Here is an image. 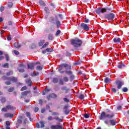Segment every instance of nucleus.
Instances as JSON below:
<instances>
[{
  "instance_id": "1",
  "label": "nucleus",
  "mask_w": 129,
  "mask_h": 129,
  "mask_svg": "<svg viewBox=\"0 0 129 129\" xmlns=\"http://www.w3.org/2000/svg\"><path fill=\"white\" fill-rule=\"evenodd\" d=\"M115 116V115L114 113H112L111 114H107L105 113L104 111H102L99 116V119L100 120H104V119H105V118H108L110 119L108 120H105L104 121V123L105 124H110V125H115L116 124V122H115V119H112V118H114V117Z\"/></svg>"
},
{
  "instance_id": "2",
  "label": "nucleus",
  "mask_w": 129,
  "mask_h": 129,
  "mask_svg": "<svg viewBox=\"0 0 129 129\" xmlns=\"http://www.w3.org/2000/svg\"><path fill=\"white\" fill-rule=\"evenodd\" d=\"M63 68H66L67 70H71L72 69L71 66H69V64L67 63H62L60 65L58 71L59 72V73H60V74L66 73V74H68V75H72L73 73L72 71H62Z\"/></svg>"
},
{
  "instance_id": "3",
  "label": "nucleus",
  "mask_w": 129,
  "mask_h": 129,
  "mask_svg": "<svg viewBox=\"0 0 129 129\" xmlns=\"http://www.w3.org/2000/svg\"><path fill=\"white\" fill-rule=\"evenodd\" d=\"M3 80H4L5 82V84L6 85H11L12 84L11 82H13V83H16V82H18V78L12 77H7L6 76H3L2 77Z\"/></svg>"
},
{
  "instance_id": "4",
  "label": "nucleus",
  "mask_w": 129,
  "mask_h": 129,
  "mask_svg": "<svg viewBox=\"0 0 129 129\" xmlns=\"http://www.w3.org/2000/svg\"><path fill=\"white\" fill-rule=\"evenodd\" d=\"M82 40L78 39L75 38L71 40V44L75 48H78V47H81L82 45Z\"/></svg>"
},
{
  "instance_id": "5",
  "label": "nucleus",
  "mask_w": 129,
  "mask_h": 129,
  "mask_svg": "<svg viewBox=\"0 0 129 129\" xmlns=\"http://www.w3.org/2000/svg\"><path fill=\"white\" fill-rule=\"evenodd\" d=\"M111 8L110 7H106V8H98L96 10V13L97 15H100V14H103V13H106V12H110L111 11Z\"/></svg>"
},
{
  "instance_id": "6",
  "label": "nucleus",
  "mask_w": 129,
  "mask_h": 129,
  "mask_svg": "<svg viewBox=\"0 0 129 129\" xmlns=\"http://www.w3.org/2000/svg\"><path fill=\"white\" fill-rule=\"evenodd\" d=\"M104 18L105 19H107L108 21H113V19L115 18V15L112 13H110L105 14Z\"/></svg>"
},
{
  "instance_id": "7",
  "label": "nucleus",
  "mask_w": 129,
  "mask_h": 129,
  "mask_svg": "<svg viewBox=\"0 0 129 129\" xmlns=\"http://www.w3.org/2000/svg\"><path fill=\"white\" fill-rule=\"evenodd\" d=\"M68 92H69V88H67V86H63L60 89L59 94H61L62 96H64V95L67 94Z\"/></svg>"
},
{
  "instance_id": "8",
  "label": "nucleus",
  "mask_w": 129,
  "mask_h": 129,
  "mask_svg": "<svg viewBox=\"0 0 129 129\" xmlns=\"http://www.w3.org/2000/svg\"><path fill=\"white\" fill-rule=\"evenodd\" d=\"M47 119L49 121L53 120V119H55V120H57V121H58V122H62L63 121V119L59 118H58V116H56L54 118H53V117H52V116H48Z\"/></svg>"
},
{
  "instance_id": "9",
  "label": "nucleus",
  "mask_w": 129,
  "mask_h": 129,
  "mask_svg": "<svg viewBox=\"0 0 129 129\" xmlns=\"http://www.w3.org/2000/svg\"><path fill=\"white\" fill-rule=\"evenodd\" d=\"M80 27L81 29H83V30H84L85 31H89V30H90V28L88 26V24L85 23H81Z\"/></svg>"
},
{
  "instance_id": "10",
  "label": "nucleus",
  "mask_w": 129,
  "mask_h": 129,
  "mask_svg": "<svg viewBox=\"0 0 129 129\" xmlns=\"http://www.w3.org/2000/svg\"><path fill=\"white\" fill-rule=\"evenodd\" d=\"M50 129H64L62 125L60 124H52L50 126Z\"/></svg>"
},
{
  "instance_id": "11",
  "label": "nucleus",
  "mask_w": 129,
  "mask_h": 129,
  "mask_svg": "<svg viewBox=\"0 0 129 129\" xmlns=\"http://www.w3.org/2000/svg\"><path fill=\"white\" fill-rule=\"evenodd\" d=\"M69 107V106L68 105H65L63 108V112L66 115L69 114V113H70V111H71V110L68 109Z\"/></svg>"
},
{
  "instance_id": "12",
  "label": "nucleus",
  "mask_w": 129,
  "mask_h": 129,
  "mask_svg": "<svg viewBox=\"0 0 129 129\" xmlns=\"http://www.w3.org/2000/svg\"><path fill=\"white\" fill-rule=\"evenodd\" d=\"M116 84L117 85V89H120L122 85H123V82L121 81H116Z\"/></svg>"
},
{
  "instance_id": "13",
  "label": "nucleus",
  "mask_w": 129,
  "mask_h": 129,
  "mask_svg": "<svg viewBox=\"0 0 129 129\" xmlns=\"http://www.w3.org/2000/svg\"><path fill=\"white\" fill-rule=\"evenodd\" d=\"M124 116H125V120L127 123L129 122V110L124 112Z\"/></svg>"
},
{
  "instance_id": "14",
  "label": "nucleus",
  "mask_w": 129,
  "mask_h": 129,
  "mask_svg": "<svg viewBox=\"0 0 129 129\" xmlns=\"http://www.w3.org/2000/svg\"><path fill=\"white\" fill-rule=\"evenodd\" d=\"M4 117H14V114L11 113H6L4 114Z\"/></svg>"
},
{
  "instance_id": "15",
  "label": "nucleus",
  "mask_w": 129,
  "mask_h": 129,
  "mask_svg": "<svg viewBox=\"0 0 129 129\" xmlns=\"http://www.w3.org/2000/svg\"><path fill=\"white\" fill-rule=\"evenodd\" d=\"M29 93H31V91H26L22 92L21 95H22V96H27V95L29 94Z\"/></svg>"
},
{
  "instance_id": "16",
  "label": "nucleus",
  "mask_w": 129,
  "mask_h": 129,
  "mask_svg": "<svg viewBox=\"0 0 129 129\" xmlns=\"http://www.w3.org/2000/svg\"><path fill=\"white\" fill-rule=\"evenodd\" d=\"M6 108H7L8 110H14V109H15L16 108L14 106H12L11 105H8L6 106Z\"/></svg>"
},
{
  "instance_id": "17",
  "label": "nucleus",
  "mask_w": 129,
  "mask_h": 129,
  "mask_svg": "<svg viewBox=\"0 0 129 129\" xmlns=\"http://www.w3.org/2000/svg\"><path fill=\"white\" fill-rule=\"evenodd\" d=\"M113 41L114 43H120L121 39L120 38H114L113 39Z\"/></svg>"
},
{
  "instance_id": "18",
  "label": "nucleus",
  "mask_w": 129,
  "mask_h": 129,
  "mask_svg": "<svg viewBox=\"0 0 129 129\" xmlns=\"http://www.w3.org/2000/svg\"><path fill=\"white\" fill-rule=\"evenodd\" d=\"M26 83H28V84L29 85V86H31V85H33V82L31 80V79H27L26 80Z\"/></svg>"
},
{
  "instance_id": "19",
  "label": "nucleus",
  "mask_w": 129,
  "mask_h": 129,
  "mask_svg": "<svg viewBox=\"0 0 129 129\" xmlns=\"http://www.w3.org/2000/svg\"><path fill=\"white\" fill-rule=\"evenodd\" d=\"M28 69H31V70H34V63H29L28 64Z\"/></svg>"
},
{
  "instance_id": "20",
  "label": "nucleus",
  "mask_w": 129,
  "mask_h": 129,
  "mask_svg": "<svg viewBox=\"0 0 129 129\" xmlns=\"http://www.w3.org/2000/svg\"><path fill=\"white\" fill-rule=\"evenodd\" d=\"M52 82L53 83H54V84H56V83H58V82H59V79L57 78H53Z\"/></svg>"
},
{
  "instance_id": "21",
  "label": "nucleus",
  "mask_w": 129,
  "mask_h": 129,
  "mask_svg": "<svg viewBox=\"0 0 129 129\" xmlns=\"http://www.w3.org/2000/svg\"><path fill=\"white\" fill-rule=\"evenodd\" d=\"M117 67L119 69H121V68H122V67H124V64H123L122 63H118Z\"/></svg>"
},
{
  "instance_id": "22",
  "label": "nucleus",
  "mask_w": 129,
  "mask_h": 129,
  "mask_svg": "<svg viewBox=\"0 0 129 129\" xmlns=\"http://www.w3.org/2000/svg\"><path fill=\"white\" fill-rule=\"evenodd\" d=\"M26 114L27 117H29L30 121H33V118H31V113L29 112H27Z\"/></svg>"
},
{
  "instance_id": "23",
  "label": "nucleus",
  "mask_w": 129,
  "mask_h": 129,
  "mask_svg": "<svg viewBox=\"0 0 129 129\" xmlns=\"http://www.w3.org/2000/svg\"><path fill=\"white\" fill-rule=\"evenodd\" d=\"M104 81L105 83H110L111 80H110V78L108 77H106Z\"/></svg>"
},
{
  "instance_id": "24",
  "label": "nucleus",
  "mask_w": 129,
  "mask_h": 129,
  "mask_svg": "<svg viewBox=\"0 0 129 129\" xmlns=\"http://www.w3.org/2000/svg\"><path fill=\"white\" fill-rule=\"evenodd\" d=\"M44 43H45L44 40H40V42H39L38 44L40 47H42L43 45L44 44Z\"/></svg>"
},
{
  "instance_id": "25",
  "label": "nucleus",
  "mask_w": 129,
  "mask_h": 129,
  "mask_svg": "<svg viewBox=\"0 0 129 129\" xmlns=\"http://www.w3.org/2000/svg\"><path fill=\"white\" fill-rule=\"evenodd\" d=\"M44 11L46 12V14H50V9H49V8L45 7Z\"/></svg>"
},
{
  "instance_id": "26",
  "label": "nucleus",
  "mask_w": 129,
  "mask_h": 129,
  "mask_svg": "<svg viewBox=\"0 0 129 129\" xmlns=\"http://www.w3.org/2000/svg\"><path fill=\"white\" fill-rule=\"evenodd\" d=\"M56 28L57 29H59V28H60V26L61 25V23L60 22V21H56Z\"/></svg>"
},
{
  "instance_id": "27",
  "label": "nucleus",
  "mask_w": 129,
  "mask_h": 129,
  "mask_svg": "<svg viewBox=\"0 0 129 129\" xmlns=\"http://www.w3.org/2000/svg\"><path fill=\"white\" fill-rule=\"evenodd\" d=\"M85 96L83 94H81L80 95L78 98H79L80 99L82 100L85 98Z\"/></svg>"
},
{
  "instance_id": "28",
  "label": "nucleus",
  "mask_w": 129,
  "mask_h": 129,
  "mask_svg": "<svg viewBox=\"0 0 129 129\" xmlns=\"http://www.w3.org/2000/svg\"><path fill=\"white\" fill-rule=\"evenodd\" d=\"M63 100L64 102H66L67 103H68L69 102V101H70V100H69V99L66 98V97H64L63 98Z\"/></svg>"
},
{
  "instance_id": "29",
  "label": "nucleus",
  "mask_w": 129,
  "mask_h": 129,
  "mask_svg": "<svg viewBox=\"0 0 129 129\" xmlns=\"http://www.w3.org/2000/svg\"><path fill=\"white\" fill-rule=\"evenodd\" d=\"M14 46L15 47V48H20L21 47V45L20 44H19V43H15L14 44Z\"/></svg>"
},
{
  "instance_id": "30",
  "label": "nucleus",
  "mask_w": 129,
  "mask_h": 129,
  "mask_svg": "<svg viewBox=\"0 0 129 129\" xmlns=\"http://www.w3.org/2000/svg\"><path fill=\"white\" fill-rule=\"evenodd\" d=\"M121 91L122 92H127V91H128V89H127L126 87H124L121 90Z\"/></svg>"
},
{
  "instance_id": "31",
  "label": "nucleus",
  "mask_w": 129,
  "mask_h": 129,
  "mask_svg": "<svg viewBox=\"0 0 129 129\" xmlns=\"http://www.w3.org/2000/svg\"><path fill=\"white\" fill-rule=\"evenodd\" d=\"M39 4L41 5V6H42L43 7H45L46 6V4H45V2L42 1H39Z\"/></svg>"
},
{
  "instance_id": "32",
  "label": "nucleus",
  "mask_w": 129,
  "mask_h": 129,
  "mask_svg": "<svg viewBox=\"0 0 129 129\" xmlns=\"http://www.w3.org/2000/svg\"><path fill=\"white\" fill-rule=\"evenodd\" d=\"M40 127L41 128H43V127H45V123H44V122L43 121H40Z\"/></svg>"
},
{
  "instance_id": "33",
  "label": "nucleus",
  "mask_w": 129,
  "mask_h": 129,
  "mask_svg": "<svg viewBox=\"0 0 129 129\" xmlns=\"http://www.w3.org/2000/svg\"><path fill=\"white\" fill-rule=\"evenodd\" d=\"M63 81L64 82H68V81H69V78H68V77L65 76L63 77Z\"/></svg>"
},
{
  "instance_id": "34",
  "label": "nucleus",
  "mask_w": 129,
  "mask_h": 129,
  "mask_svg": "<svg viewBox=\"0 0 129 129\" xmlns=\"http://www.w3.org/2000/svg\"><path fill=\"white\" fill-rule=\"evenodd\" d=\"M84 23H86V24L90 23V24H91V22H90V21H89V19H88V18H85L84 21Z\"/></svg>"
},
{
  "instance_id": "35",
  "label": "nucleus",
  "mask_w": 129,
  "mask_h": 129,
  "mask_svg": "<svg viewBox=\"0 0 129 129\" xmlns=\"http://www.w3.org/2000/svg\"><path fill=\"white\" fill-rule=\"evenodd\" d=\"M59 85H64V81L62 79H60L58 82Z\"/></svg>"
},
{
  "instance_id": "36",
  "label": "nucleus",
  "mask_w": 129,
  "mask_h": 129,
  "mask_svg": "<svg viewBox=\"0 0 129 129\" xmlns=\"http://www.w3.org/2000/svg\"><path fill=\"white\" fill-rule=\"evenodd\" d=\"M78 73L80 74V75H81V76H86V74L82 73L81 71L78 72Z\"/></svg>"
},
{
  "instance_id": "37",
  "label": "nucleus",
  "mask_w": 129,
  "mask_h": 129,
  "mask_svg": "<svg viewBox=\"0 0 129 129\" xmlns=\"http://www.w3.org/2000/svg\"><path fill=\"white\" fill-rule=\"evenodd\" d=\"M48 40L50 41L53 40V35L52 34H48Z\"/></svg>"
},
{
  "instance_id": "38",
  "label": "nucleus",
  "mask_w": 129,
  "mask_h": 129,
  "mask_svg": "<svg viewBox=\"0 0 129 129\" xmlns=\"http://www.w3.org/2000/svg\"><path fill=\"white\" fill-rule=\"evenodd\" d=\"M60 33H61V30H58L55 33L56 37H58V36H59V34H60Z\"/></svg>"
},
{
  "instance_id": "39",
  "label": "nucleus",
  "mask_w": 129,
  "mask_h": 129,
  "mask_svg": "<svg viewBox=\"0 0 129 129\" xmlns=\"http://www.w3.org/2000/svg\"><path fill=\"white\" fill-rule=\"evenodd\" d=\"M14 90H15V88L14 87L10 88L8 89V92H13Z\"/></svg>"
},
{
  "instance_id": "40",
  "label": "nucleus",
  "mask_w": 129,
  "mask_h": 129,
  "mask_svg": "<svg viewBox=\"0 0 129 129\" xmlns=\"http://www.w3.org/2000/svg\"><path fill=\"white\" fill-rule=\"evenodd\" d=\"M74 78H75V77L74 76V75H71L70 77V81H73V80L74 79Z\"/></svg>"
},
{
  "instance_id": "41",
  "label": "nucleus",
  "mask_w": 129,
  "mask_h": 129,
  "mask_svg": "<svg viewBox=\"0 0 129 129\" xmlns=\"http://www.w3.org/2000/svg\"><path fill=\"white\" fill-rule=\"evenodd\" d=\"M54 21H55V18H54L53 17H51L50 19H49V22L50 23H53L54 22Z\"/></svg>"
},
{
  "instance_id": "42",
  "label": "nucleus",
  "mask_w": 129,
  "mask_h": 129,
  "mask_svg": "<svg viewBox=\"0 0 129 129\" xmlns=\"http://www.w3.org/2000/svg\"><path fill=\"white\" fill-rule=\"evenodd\" d=\"M13 6H14V4L12 2H9L8 3V7L9 8H13Z\"/></svg>"
},
{
  "instance_id": "43",
  "label": "nucleus",
  "mask_w": 129,
  "mask_h": 129,
  "mask_svg": "<svg viewBox=\"0 0 129 129\" xmlns=\"http://www.w3.org/2000/svg\"><path fill=\"white\" fill-rule=\"evenodd\" d=\"M1 102H2V103H4V102H6V98L2 97L1 99Z\"/></svg>"
},
{
  "instance_id": "44",
  "label": "nucleus",
  "mask_w": 129,
  "mask_h": 129,
  "mask_svg": "<svg viewBox=\"0 0 129 129\" xmlns=\"http://www.w3.org/2000/svg\"><path fill=\"white\" fill-rule=\"evenodd\" d=\"M18 71L21 73L25 72V70H24V69H18Z\"/></svg>"
},
{
  "instance_id": "45",
  "label": "nucleus",
  "mask_w": 129,
  "mask_h": 129,
  "mask_svg": "<svg viewBox=\"0 0 129 129\" xmlns=\"http://www.w3.org/2000/svg\"><path fill=\"white\" fill-rule=\"evenodd\" d=\"M6 75L7 76H10V75H13V72L12 71L8 72L7 73Z\"/></svg>"
},
{
  "instance_id": "46",
  "label": "nucleus",
  "mask_w": 129,
  "mask_h": 129,
  "mask_svg": "<svg viewBox=\"0 0 129 129\" xmlns=\"http://www.w3.org/2000/svg\"><path fill=\"white\" fill-rule=\"evenodd\" d=\"M72 54H71V53L68 52V51H67L66 52V56H68V57H71Z\"/></svg>"
},
{
  "instance_id": "47",
  "label": "nucleus",
  "mask_w": 129,
  "mask_h": 129,
  "mask_svg": "<svg viewBox=\"0 0 129 129\" xmlns=\"http://www.w3.org/2000/svg\"><path fill=\"white\" fill-rule=\"evenodd\" d=\"M45 50L46 52H53V50H52V49L50 48H47L45 49Z\"/></svg>"
},
{
  "instance_id": "48",
  "label": "nucleus",
  "mask_w": 129,
  "mask_h": 129,
  "mask_svg": "<svg viewBox=\"0 0 129 129\" xmlns=\"http://www.w3.org/2000/svg\"><path fill=\"white\" fill-rule=\"evenodd\" d=\"M27 88L26 86H24L21 89V91H24V90H27Z\"/></svg>"
},
{
  "instance_id": "49",
  "label": "nucleus",
  "mask_w": 129,
  "mask_h": 129,
  "mask_svg": "<svg viewBox=\"0 0 129 129\" xmlns=\"http://www.w3.org/2000/svg\"><path fill=\"white\" fill-rule=\"evenodd\" d=\"M50 32H53L54 31V25H52L50 28H49Z\"/></svg>"
},
{
  "instance_id": "50",
  "label": "nucleus",
  "mask_w": 129,
  "mask_h": 129,
  "mask_svg": "<svg viewBox=\"0 0 129 129\" xmlns=\"http://www.w3.org/2000/svg\"><path fill=\"white\" fill-rule=\"evenodd\" d=\"M84 117H85V118H89V115H88V114L87 113H85V114H84Z\"/></svg>"
},
{
  "instance_id": "51",
  "label": "nucleus",
  "mask_w": 129,
  "mask_h": 129,
  "mask_svg": "<svg viewBox=\"0 0 129 129\" xmlns=\"http://www.w3.org/2000/svg\"><path fill=\"white\" fill-rule=\"evenodd\" d=\"M52 98H57V97H58V96H57V94L55 93H53L52 94Z\"/></svg>"
},
{
  "instance_id": "52",
  "label": "nucleus",
  "mask_w": 129,
  "mask_h": 129,
  "mask_svg": "<svg viewBox=\"0 0 129 129\" xmlns=\"http://www.w3.org/2000/svg\"><path fill=\"white\" fill-rule=\"evenodd\" d=\"M52 115H56V116L59 115V113L56 112H52Z\"/></svg>"
},
{
  "instance_id": "53",
  "label": "nucleus",
  "mask_w": 129,
  "mask_h": 129,
  "mask_svg": "<svg viewBox=\"0 0 129 129\" xmlns=\"http://www.w3.org/2000/svg\"><path fill=\"white\" fill-rule=\"evenodd\" d=\"M48 45H49V42H46L43 46H42V48H46V47H47V46H48Z\"/></svg>"
},
{
  "instance_id": "54",
  "label": "nucleus",
  "mask_w": 129,
  "mask_h": 129,
  "mask_svg": "<svg viewBox=\"0 0 129 129\" xmlns=\"http://www.w3.org/2000/svg\"><path fill=\"white\" fill-rule=\"evenodd\" d=\"M43 69V68L41 66H37L36 67V70H42Z\"/></svg>"
},
{
  "instance_id": "55",
  "label": "nucleus",
  "mask_w": 129,
  "mask_h": 129,
  "mask_svg": "<svg viewBox=\"0 0 129 129\" xmlns=\"http://www.w3.org/2000/svg\"><path fill=\"white\" fill-rule=\"evenodd\" d=\"M5 57L7 61H9V60H10V57L8 54H6Z\"/></svg>"
},
{
  "instance_id": "56",
  "label": "nucleus",
  "mask_w": 129,
  "mask_h": 129,
  "mask_svg": "<svg viewBox=\"0 0 129 129\" xmlns=\"http://www.w3.org/2000/svg\"><path fill=\"white\" fill-rule=\"evenodd\" d=\"M82 62V61L81 60H79L75 63V65H80V64H81Z\"/></svg>"
},
{
  "instance_id": "57",
  "label": "nucleus",
  "mask_w": 129,
  "mask_h": 129,
  "mask_svg": "<svg viewBox=\"0 0 129 129\" xmlns=\"http://www.w3.org/2000/svg\"><path fill=\"white\" fill-rule=\"evenodd\" d=\"M4 68H9V63H6L4 64Z\"/></svg>"
},
{
  "instance_id": "58",
  "label": "nucleus",
  "mask_w": 129,
  "mask_h": 129,
  "mask_svg": "<svg viewBox=\"0 0 129 129\" xmlns=\"http://www.w3.org/2000/svg\"><path fill=\"white\" fill-rule=\"evenodd\" d=\"M2 111H4L5 112L8 111V109L7 108V107L6 108H3L2 109Z\"/></svg>"
},
{
  "instance_id": "59",
  "label": "nucleus",
  "mask_w": 129,
  "mask_h": 129,
  "mask_svg": "<svg viewBox=\"0 0 129 129\" xmlns=\"http://www.w3.org/2000/svg\"><path fill=\"white\" fill-rule=\"evenodd\" d=\"M111 91L114 93H116V90L115 88H112L111 89Z\"/></svg>"
},
{
  "instance_id": "60",
  "label": "nucleus",
  "mask_w": 129,
  "mask_h": 129,
  "mask_svg": "<svg viewBox=\"0 0 129 129\" xmlns=\"http://www.w3.org/2000/svg\"><path fill=\"white\" fill-rule=\"evenodd\" d=\"M14 53L15 55H19V54H20V52L17 50H14Z\"/></svg>"
},
{
  "instance_id": "61",
  "label": "nucleus",
  "mask_w": 129,
  "mask_h": 129,
  "mask_svg": "<svg viewBox=\"0 0 129 129\" xmlns=\"http://www.w3.org/2000/svg\"><path fill=\"white\" fill-rule=\"evenodd\" d=\"M39 103L41 105H42V104H43V100H42V99H40L39 100Z\"/></svg>"
},
{
  "instance_id": "62",
  "label": "nucleus",
  "mask_w": 129,
  "mask_h": 129,
  "mask_svg": "<svg viewBox=\"0 0 129 129\" xmlns=\"http://www.w3.org/2000/svg\"><path fill=\"white\" fill-rule=\"evenodd\" d=\"M4 11H5V7L2 6L0 8V12H4Z\"/></svg>"
},
{
  "instance_id": "63",
  "label": "nucleus",
  "mask_w": 129,
  "mask_h": 129,
  "mask_svg": "<svg viewBox=\"0 0 129 129\" xmlns=\"http://www.w3.org/2000/svg\"><path fill=\"white\" fill-rule=\"evenodd\" d=\"M35 48H36V44L33 43V44L31 45V48H32V49H35Z\"/></svg>"
},
{
  "instance_id": "64",
  "label": "nucleus",
  "mask_w": 129,
  "mask_h": 129,
  "mask_svg": "<svg viewBox=\"0 0 129 129\" xmlns=\"http://www.w3.org/2000/svg\"><path fill=\"white\" fill-rule=\"evenodd\" d=\"M38 111H39V108L35 107L34 108V112H38Z\"/></svg>"
}]
</instances>
